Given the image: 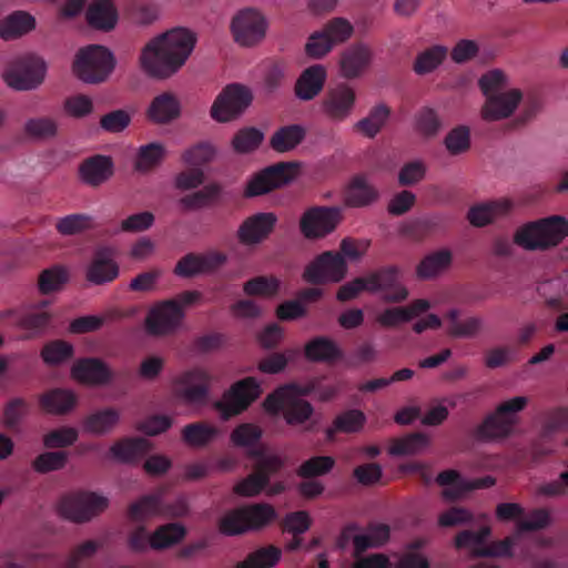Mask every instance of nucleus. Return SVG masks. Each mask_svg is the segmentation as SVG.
Returning <instances> with one entry per match:
<instances>
[{"mask_svg": "<svg viewBox=\"0 0 568 568\" xmlns=\"http://www.w3.org/2000/svg\"><path fill=\"white\" fill-rule=\"evenodd\" d=\"M93 227V217L84 213L69 214L55 223L59 234L64 236L80 234Z\"/></svg>", "mask_w": 568, "mask_h": 568, "instance_id": "5fc2aeb1", "label": "nucleus"}, {"mask_svg": "<svg viewBox=\"0 0 568 568\" xmlns=\"http://www.w3.org/2000/svg\"><path fill=\"white\" fill-rule=\"evenodd\" d=\"M373 60L372 49L365 43H355L347 47L341 54V75L347 80L361 77L371 65Z\"/></svg>", "mask_w": 568, "mask_h": 568, "instance_id": "393cba45", "label": "nucleus"}, {"mask_svg": "<svg viewBox=\"0 0 568 568\" xmlns=\"http://www.w3.org/2000/svg\"><path fill=\"white\" fill-rule=\"evenodd\" d=\"M453 254L448 248H442L426 255L417 265L416 274L422 280L437 276L450 266Z\"/></svg>", "mask_w": 568, "mask_h": 568, "instance_id": "e433bc0d", "label": "nucleus"}, {"mask_svg": "<svg viewBox=\"0 0 568 568\" xmlns=\"http://www.w3.org/2000/svg\"><path fill=\"white\" fill-rule=\"evenodd\" d=\"M390 536L389 526L386 524H369L366 534L353 537L354 557L363 555L369 548H378L386 544Z\"/></svg>", "mask_w": 568, "mask_h": 568, "instance_id": "2f4dec72", "label": "nucleus"}, {"mask_svg": "<svg viewBox=\"0 0 568 568\" xmlns=\"http://www.w3.org/2000/svg\"><path fill=\"white\" fill-rule=\"evenodd\" d=\"M478 85L486 97L481 109V116L486 121H498L510 116L523 99L518 89L500 92L507 85V78L499 69L484 73L478 80Z\"/></svg>", "mask_w": 568, "mask_h": 568, "instance_id": "f03ea898", "label": "nucleus"}, {"mask_svg": "<svg viewBox=\"0 0 568 568\" xmlns=\"http://www.w3.org/2000/svg\"><path fill=\"white\" fill-rule=\"evenodd\" d=\"M71 375L81 383L95 385L105 384L112 377L109 367L101 359L92 357L78 359Z\"/></svg>", "mask_w": 568, "mask_h": 568, "instance_id": "bb28decb", "label": "nucleus"}, {"mask_svg": "<svg viewBox=\"0 0 568 568\" xmlns=\"http://www.w3.org/2000/svg\"><path fill=\"white\" fill-rule=\"evenodd\" d=\"M429 444L428 437L423 433H412L397 438L390 445L388 452L393 456L413 455L420 452Z\"/></svg>", "mask_w": 568, "mask_h": 568, "instance_id": "864d4df0", "label": "nucleus"}, {"mask_svg": "<svg viewBox=\"0 0 568 568\" xmlns=\"http://www.w3.org/2000/svg\"><path fill=\"white\" fill-rule=\"evenodd\" d=\"M335 465L331 456H315L304 463L297 469V475L302 478H313L328 474Z\"/></svg>", "mask_w": 568, "mask_h": 568, "instance_id": "680f3d73", "label": "nucleus"}, {"mask_svg": "<svg viewBox=\"0 0 568 568\" xmlns=\"http://www.w3.org/2000/svg\"><path fill=\"white\" fill-rule=\"evenodd\" d=\"M221 192L220 185L212 183L205 185L202 190L193 192L183 196L180 200V204L186 210H197L201 209L207 203L217 197Z\"/></svg>", "mask_w": 568, "mask_h": 568, "instance_id": "e2e57ef3", "label": "nucleus"}, {"mask_svg": "<svg viewBox=\"0 0 568 568\" xmlns=\"http://www.w3.org/2000/svg\"><path fill=\"white\" fill-rule=\"evenodd\" d=\"M50 304L49 300L24 304L19 308L4 311L2 317H12L18 327L29 331L32 335H39L45 331L52 320V314L47 310Z\"/></svg>", "mask_w": 568, "mask_h": 568, "instance_id": "6ab92c4d", "label": "nucleus"}, {"mask_svg": "<svg viewBox=\"0 0 568 568\" xmlns=\"http://www.w3.org/2000/svg\"><path fill=\"white\" fill-rule=\"evenodd\" d=\"M490 534L491 530L488 526H483L476 531L466 529L456 535L454 544L457 549H469L474 557V551L477 548L485 547V542Z\"/></svg>", "mask_w": 568, "mask_h": 568, "instance_id": "bf43d9fd", "label": "nucleus"}, {"mask_svg": "<svg viewBox=\"0 0 568 568\" xmlns=\"http://www.w3.org/2000/svg\"><path fill=\"white\" fill-rule=\"evenodd\" d=\"M266 27L265 18L254 9L241 10L231 23L234 40L242 47H253L261 42Z\"/></svg>", "mask_w": 568, "mask_h": 568, "instance_id": "f3484780", "label": "nucleus"}, {"mask_svg": "<svg viewBox=\"0 0 568 568\" xmlns=\"http://www.w3.org/2000/svg\"><path fill=\"white\" fill-rule=\"evenodd\" d=\"M45 64L34 55H24L13 60L4 71L6 83L16 90H32L42 83Z\"/></svg>", "mask_w": 568, "mask_h": 568, "instance_id": "f8f14e48", "label": "nucleus"}, {"mask_svg": "<svg viewBox=\"0 0 568 568\" xmlns=\"http://www.w3.org/2000/svg\"><path fill=\"white\" fill-rule=\"evenodd\" d=\"M214 154L215 151L209 143L201 142L185 150L182 154V161L187 166L201 168L210 163Z\"/></svg>", "mask_w": 568, "mask_h": 568, "instance_id": "338daca9", "label": "nucleus"}, {"mask_svg": "<svg viewBox=\"0 0 568 568\" xmlns=\"http://www.w3.org/2000/svg\"><path fill=\"white\" fill-rule=\"evenodd\" d=\"M40 406L51 414H64L71 410L77 397L73 392L62 388L51 389L40 397Z\"/></svg>", "mask_w": 568, "mask_h": 568, "instance_id": "ea45409f", "label": "nucleus"}, {"mask_svg": "<svg viewBox=\"0 0 568 568\" xmlns=\"http://www.w3.org/2000/svg\"><path fill=\"white\" fill-rule=\"evenodd\" d=\"M186 507L184 503L179 501L173 509L164 508L161 494L144 495L132 503L128 509V517L132 521H143L148 518L159 515H170L181 517L185 515Z\"/></svg>", "mask_w": 568, "mask_h": 568, "instance_id": "b1692460", "label": "nucleus"}, {"mask_svg": "<svg viewBox=\"0 0 568 568\" xmlns=\"http://www.w3.org/2000/svg\"><path fill=\"white\" fill-rule=\"evenodd\" d=\"M311 390L310 387L295 384L280 386L265 397L263 407L273 416L282 413L285 423L290 426L304 425L312 417L314 407L300 396L308 395Z\"/></svg>", "mask_w": 568, "mask_h": 568, "instance_id": "7ed1b4c3", "label": "nucleus"}, {"mask_svg": "<svg viewBox=\"0 0 568 568\" xmlns=\"http://www.w3.org/2000/svg\"><path fill=\"white\" fill-rule=\"evenodd\" d=\"M298 165L294 162H278L258 171L247 181L244 197L267 194L288 184L297 175Z\"/></svg>", "mask_w": 568, "mask_h": 568, "instance_id": "6e6552de", "label": "nucleus"}, {"mask_svg": "<svg viewBox=\"0 0 568 568\" xmlns=\"http://www.w3.org/2000/svg\"><path fill=\"white\" fill-rule=\"evenodd\" d=\"M151 449L148 439L124 438L111 447L112 455L120 462L133 463L144 457Z\"/></svg>", "mask_w": 568, "mask_h": 568, "instance_id": "f704fd0d", "label": "nucleus"}, {"mask_svg": "<svg viewBox=\"0 0 568 568\" xmlns=\"http://www.w3.org/2000/svg\"><path fill=\"white\" fill-rule=\"evenodd\" d=\"M36 28V19L26 11H16L0 22V37L4 40L18 38Z\"/></svg>", "mask_w": 568, "mask_h": 568, "instance_id": "4c0bfd02", "label": "nucleus"}, {"mask_svg": "<svg viewBox=\"0 0 568 568\" xmlns=\"http://www.w3.org/2000/svg\"><path fill=\"white\" fill-rule=\"evenodd\" d=\"M333 45L347 41L354 31L352 23L344 18L331 19L322 29Z\"/></svg>", "mask_w": 568, "mask_h": 568, "instance_id": "774afa93", "label": "nucleus"}, {"mask_svg": "<svg viewBox=\"0 0 568 568\" xmlns=\"http://www.w3.org/2000/svg\"><path fill=\"white\" fill-rule=\"evenodd\" d=\"M366 277L367 292L379 293L386 302L397 303L407 298L408 291L402 284L396 266L381 267Z\"/></svg>", "mask_w": 568, "mask_h": 568, "instance_id": "a211bd4d", "label": "nucleus"}, {"mask_svg": "<svg viewBox=\"0 0 568 568\" xmlns=\"http://www.w3.org/2000/svg\"><path fill=\"white\" fill-rule=\"evenodd\" d=\"M115 250L111 246H98L87 266L85 277L95 285L113 282L119 276Z\"/></svg>", "mask_w": 568, "mask_h": 568, "instance_id": "aec40b11", "label": "nucleus"}, {"mask_svg": "<svg viewBox=\"0 0 568 568\" xmlns=\"http://www.w3.org/2000/svg\"><path fill=\"white\" fill-rule=\"evenodd\" d=\"M194 45L195 37L189 30L175 28L166 31L143 48L141 68L153 78L166 79L184 65Z\"/></svg>", "mask_w": 568, "mask_h": 568, "instance_id": "f257e3e1", "label": "nucleus"}, {"mask_svg": "<svg viewBox=\"0 0 568 568\" xmlns=\"http://www.w3.org/2000/svg\"><path fill=\"white\" fill-rule=\"evenodd\" d=\"M261 385L255 377H245L234 383L231 388L223 394L222 399L214 404L221 418L230 419L247 409V407L261 395Z\"/></svg>", "mask_w": 568, "mask_h": 568, "instance_id": "1a4fd4ad", "label": "nucleus"}, {"mask_svg": "<svg viewBox=\"0 0 568 568\" xmlns=\"http://www.w3.org/2000/svg\"><path fill=\"white\" fill-rule=\"evenodd\" d=\"M217 435L219 429L215 426L203 422L189 424L182 429L183 440L192 447H204L214 440Z\"/></svg>", "mask_w": 568, "mask_h": 568, "instance_id": "3c124183", "label": "nucleus"}, {"mask_svg": "<svg viewBox=\"0 0 568 568\" xmlns=\"http://www.w3.org/2000/svg\"><path fill=\"white\" fill-rule=\"evenodd\" d=\"M165 154L164 145L159 142L141 145L138 150L134 168L142 173L150 172L162 163Z\"/></svg>", "mask_w": 568, "mask_h": 568, "instance_id": "49530a36", "label": "nucleus"}, {"mask_svg": "<svg viewBox=\"0 0 568 568\" xmlns=\"http://www.w3.org/2000/svg\"><path fill=\"white\" fill-rule=\"evenodd\" d=\"M79 174L84 183L99 186L113 174L112 159L101 154L90 156L80 164Z\"/></svg>", "mask_w": 568, "mask_h": 568, "instance_id": "cd10ccee", "label": "nucleus"}, {"mask_svg": "<svg viewBox=\"0 0 568 568\" xmlns=\"http://www.w3.org/2000/svg\"><path fill=\"white\" fill-rule=\"evenodd\" d=\"M179 103L170 93H162L154 98L150 108L149 116L158 123H166L179 115Z\"/></svg>", "mask_w": 568, "mask_h": 568, "instance_id": "de8ad7c7", "label": "nucleus"}, {"mask_svg": "<svg viewBox=\"0 0 568 568\" xmlns=\"http://www.w3.org/2000/svg\"><path fill=\"white\" fill-rule=\"evenodd\" d=\"M250 456L256 458L254 471L234 487V491L244 497L258 495L268 485L271 476L284 466L278 455H266L261 449H252Z\"/></svg>", "mask_w": 568, "mask_h": 568, "instance_id": "0eeeda50", "label": "nucleus"}, {"mask_svg": "<svg viewBox=\"0 0 568 568\" xmlns=\"http://www.w3.org/2000/svg\"><path fill=\"white\" fill-rule=\"evenodd\" d=\"M337 206H312L301 216L300 231L307 240H318L335 231L342 221Z\"/></svg>", "mask_w": 568, "mask_h": 568, "instance_id": "4468645a", "label": "nucleus"}, {"mask_svg": "<svg viewBox=\"0 0 568 568\" xmlns=\"http://www.w3.org/2000/svg\"><path fill=\"white\" fill-rule=\"evenodd\" d=\"M513 209V203L506 199L494 200L471 206L467 219L477 227H483L496 219L506 216Z\"/></svg>", "mask_w": 568, "mask_h": 568, "instance_id": "c85d7f7f", "label": "nucleus"}, {"mask_svg": "<svg viewBox=\"0 0 568 568\" xmlns=\"http://www.w3.org/2000/svg\"><path fill=\"white\" fill-rule=\"evenodd\" d=\"M377 197L378 191L362 175L353 178L345 195L346 203L354 207L369 205L376 201Z\"/></svg>", "mask_w": 568, "mask_h": 568, "instance_id": "c9c22d12", "label": "nucleus"}, {"mask_svg": "<svg viewBox=\"0 0 568 568\" xmlns=\"http://www.w3.org/2000/svg\"><path fill=\"white\" fill-rule=\"evenodd\" d=\"M304 356L312 363H336L344 357L339 345L327 336H315L304 346Z\"/></svg>", "mask_w": 568, "mask_h": 568, "instance_id": "a878e982", "label": "nucleus"}, {"mask_svg": "<svg viewBox=\"0 0 568 568\" xmlns=\"http://www.w3.org/2000/svg\"><path fill=\"white\" fill-rule=\"evenodd\" d=\"M226 258L224 253L216 251L204 254L189 253L179 260L174 267V274L190 278L200 274L213 273L226 262Z\"/></svg>", "mask_w": 568, "mask_h": 568, "instance_id": "412c9836", "label": "nucleus"}, {"mask_svg": "<svg viewBox=\"0 0 568 568\" xmlns=\"http://www.w3.org/2000/svg\"><path fill=\"white\" fill-rule=\"evenodd\" d=\"M282 551L275 546H266L250 552L234 568H272L281 559Z\"/></svg>", "mask_w": 568, "mask_h": 568, "instance_id": "09e8293b", "label": "nucleus"}, {"mask_svg": "<svg viewBox=\"0 0 568 568\" xmlns=\"http://www.w3.org/2000/svg\"><path fill=\"white\" fill-rule=\"evenodd\" d=\"M366 422L365 414L359 409H348L338 414L333 425L325 430L326 439L333 442L337 433L352 434L359 432Z\"/></svg>", "mask_w": 568, "mask_h": 568, "instance_id": "72a5a7b5", "label": "nucleus"}, {"mask_svg": "<svg viewBox=\"0 0 568 568\" xmlns=\"http://www.w3.org/2000/svg\"><path fill=\"white\" fill-rule=\"evenodd\" d=\"M186 535V529L179 523H170L158 527L150 535V548L163 550L180 542Z\"/></svg>", "mask_w": 568, "mask_h": 568, "instance_id": "79ce46f5", "label": "nucleus"}, {"mask_svg": "<svg viewBox=\"0 0 568 568\" xmlns=\"http://www.w3.org/2000/svg\"><path fill=\"white\" fill-rule=\"evenodd\" d=\"M390 110L386 104H378L371 109L367 116L357 121L354 129L367 138H375L387 122Z\"/></svg>", "mask_w": 568, "mask_h": 568, "instance_id": "37998d69", "label": "nucleus"}, {"mask_svg": "<svg viewBox=\"0 0 568 568\" xmlns=\"http://www.w3.org/2000/svg\"><path fill=\"white\" fill-rule=\"evenodd\" d=\"M59 123L52 116H34L26 121L23 132L34 141H49L58 135Z\"/></svg>", "mask_w": 568, "mask_h": 568, "instance_id": "a19ab883", "label": "nucleus"}, {"mask_svg": "<svg viewBox=\"0 0 568 568\" xmlns=\"http://www.w3.org/2000/svg\"><path fill=\"white\" fill-rule=\"evenodd\" d=\"M85 16L92 28L103 31L113 29L118 21V12L111 0H94Z\"/></svg>", "mask_w": 568, "mask_h": 568, "instance_id": "7c9ffc66", "label": "nucleus"}, {"mask_svg": "<svg viewBox=\"0 0 568 568\" xmlns=\"http://www.w3.org/2000/svg\"><path fill=\"white\" fill-rule=\"evenodd\" d=\"M356 101V90L346 82H339L326 90L320 109L327 120L341 123L352 115Z\"/></svg>", "mask_w": 568, "mask_h": 568, "instance_id": "ddd939ff", "label": "nucleus"}, {"mask_svg": "<svg viewBox=\"0 0 568 568\" xmlns=\"http://www.w3.org/2000/svg\"><path fill=\"white\" fill-rule=\"evenodd\" d=\"M73 353V346L69 342L55 339L42 347L41 358L48 365H59L72 358Z\"/></svg>", "mask_w": 568, "mask_h": 568, "instance_id": "6e6d98bb", "label": "nucleus"}, {"mask_svg": "<svg viewBox=\"0 0 568 568\" xmlns=\"http://www.w3.org/2000/svg\"><path fill=\"white\" fill-rule=\"evenodd\" d=\"M442 122L436 111L432 108H423L415 115V128L424 136L429 138L438 133Z\"/></svg>", "mask_w": 568, "mask_h": 568, "instance_id": "69168bd1", "label": "nucleus"}, {"mask_svg": "<svg viewBox=\"0 0 568 568\" xmlns=\"http://www.w3.org/2000/svg\"><path fill=\"white\" fill-rule=\"evenodd\" d=\"M108 498L95 493L78 491L63 496L58 506L59 514L74 523L89 521L108 507Z\"/></svg>", "mask_w": 568, "mask_h": 568, "instance_id": "9d476101", "label": "nucleus"}, {"mask_svg": "<svg viewBox=\"0 0 568 568\" xmlns=\"http://www.w3.org/2000/svg\"><path fill=\"white\" fill-rule=\"evenodd\" d=\"M528 404L526 396H516L500 403L493 413L474 429L473 437L479 442H493L507 438L517 424V415Z\"/></svg>", "mask_w": 568, "mask_h": 568, "instance_id": "39448f33", "label": "nucleus"}, {"mask_svg": "<svg viewBox=\"0 0 568 568\" xmlns=\"http://www.w3.org/2000/svg\"><path fill=\"white\" fill-rule=\"evenodd\" d=\"M212 376L202 368L185 372L178 379V394L189 404L205 403Z\"/></svg>", "mask_w": 568, "mask_h": 568, "instance_id": "4be33fe9", "label": "nucleus"}, {"mask_svg": "<svg viewBox=\"0 0 568 568\" xmlns=\"http://www.w3.org/2000/svg\"><path fill=\"white\" fill-rule=\"evenodd\" d=\"M347 265L339 253L324 252L318 255L304 271L303 277L313 285L326 282H339L344 278Z\"/></svg>", "mask_w": 568, "mask_h": 568, "instance_id": "dca6fc26", "label": "nucleus"}, {"mask_svg": "<svg viewBox=\"0 0 568 568\" xmlns=\"http://www.w3.org/2000/svg\"><path fill=\"white\" fill-rule=\"evenodd\" d=\"M252 102V93L244 85L233 83L226 85L216 97L211 108V116L217 122L236 119Z\"/></svg>", "mask_w": 568, "mask_h": 568, "instance_id": "2eb2a0df", "label": "nucleus"}, {"mask_svg": "<svg viewBox=\"0 0 568 568\" xmlns=\"http://www.w3.org/2000/svg\"><path fill=\"white\" fill-rule=\"evenodd\" d=\"M305 135L306 131L302 125H285L273 133L270 145L276 152L284 153L297 146L304 140Z\"/></svg>", "mask_w": 568, "mask_h": 568, "instance_id": "58836bf2", "label": "nucleus"}, {"mask_svg": "<svg viewBox=\"0 0 568 568\" xmlns=\"http://www.w3.org/2000/svg\"><path fill=\"white\" fill-rule=\"evenodd\" d=\"M436 481L440 486H446L443 490V497L447 500H456L466 494V481L457 470L448 469L438 474Z\"/></svg>", "mask_w": 568, "mask_h": 568, "instance_id": "603ef678", "label": "nucleus"}, {"mask_svg": "<svg viewBox=\"0 0 568 568\" xmlns=\"http://www.w3.org/2000/svg\"><path fill=\"white\" fill-rule=\"evenodd\" d=\"M242 511L246 524V532L264 528L276 518L274 507L264 503L243 506Z\"/></svg>", "mask_w": 568, "mask_h": 568, "instance_id": "a18cd8bd", "label": "nucleus"}, {"mask_svg": "<svg viewBox=\"0 0 568 568\" xmlns=\"http://www.w3.org/2000/svg\"><path fill=\"white\" fill-rule=\"evenodd\" d=\"M263 133L255 128L240 130L232 140L234 150L239 153H248L260 146L263 141Z\"/></svg>", "mask_w": 568, "mask_h": 568, "instance_id": "0e129e2a", "label": "nucleus"}, {"mask_svg": "<svg viewBox=\"0 0 568 568\" xmlns=\"http://www.w3.org/2000/svg\"><path fill=\"white\" fill-rule=\"evenodd\" d=\"M120 420V414L114 408H105L90 414L83 420V429L88 433L102 435L111 432Z\"/></svg>", "mask_w": 568, "mask_h": 568, "instance_id": "c03bdc74", "label": "nucleus"}, {"mask_svg": "<svg viewBox=\"0 0 568 568\" xmlns=\"http://www.w3.org/2000/svg\"><path fill=\"white\" fill-rule=\"evenodd\" d=\"M69 453L63 450L45 452L32 462V468L40 474L63 469L68 463Z\"/></svg>", "mask_w": 568, "mask_h": 568, "instance_id": "13d9d810", "label": "nucleus"}, {"mask_svg": "<svg viewBox=\"0 0 568 568\" xmlns=\"http://www.w3.org/2000/svg\"><path fill=\"white\" fill-rule=\"evenodd\" d=\"M68 282V273L61 266H53L43 270L38 280V287L41 294H50L60 291Z\"/></svg>", "mask_w": 568, "mask_h": 568, "instance_id": "4d7b16f0", "label": "nucleus"}, {"mask_svg": "<svg viewBox=\"0 0 568 568\" xmlns=\"http://www.w3.org/2000/svg\"><path fill=\"white\" fill-rule=\"evenodd\" d=\"M263 435L260 426L252 423H243L236 426L231 433V442L237 447H254Z\"/></svg>", "mask_w": 568, "mask_h": 568, "instance_id": "052dcab7", "label": "nucleus"}, {"mask_svg": "<svg viewBox=\"0 0 568 568\" xmlns=\"http://www.w3.org/2000/svg\"><path fill=\"white\" fill-rule=\"evenodd\" d=\"M460 311L452 308L445 314L447 321V334L454 338L474 337L483 327L484 322L480 317L471 316L459 321Z\"/></svg>", "mask_w": 568, "mask_h": 568, "instance_id": "473e14b6", "label": "nucleus"}, {"mask_svg": "<svg viewBox=\"0 0 568 568\" xmlns=\"http://www.w3.org/2000/svg\"><path fill=\"white\" fill-rule=\"evenodd\" d=\"M113 69V54L99 44H91L81 49L73 63V71L77 77L88 83L104 81Z\"/></svg>", "mask_w": 568, "mask_h": 568, "instance_id": "423d86ee", "label": "nucleus"}, {"mask_svg": "<svg viewBox=\"0 0 568 568\" xmlns=\"http://www.w3.org/2000/svg\"><path fill=\"white\" fill-rule=\"evenodd\" d=\"M277 216L272 212H260L246 217L237 230V239L244 245H256L274 231Z\"/></svg>", "mask_w": 568, "mask_h": 568, "instance_id": "5701e85b", "label": "nucleus"}, {"mask_svg": "<svg viewBox=\"0 0 568 568\" xmlns=\"http://www.w3.org/2000/svg\"><path fill=\"white\" fill-rule=\"evenodd\" d=\"M568 235V221L558 215L520 226L514 242L527 251H544L557 246Z\"/></svg>", "mask_w": 568, "mask_h": 568, "instance_id": "20e7f679", "label": "nucleus"}, {"mask_svg": "<svg viewBox=\"0 0 568 568\" xmlns=\"http://www.w3.org/2000/svg\"><path fill=\"white\" fill-rule=\"evenodd\" d=\"M447 48L433 45L419 52L414 61L413 70L418 75H424L436 70L447 57Z\"/></svg>", "mask_w": 568, "mask_h": 568, "instance_id": "8fccbe9b", "label": "nucleus"}, {"mask_svg": "<svg viewBox=\"0 0 568 568\" xmlns=\"http://www.w3.org/2000/svg\"><path fill=\"white\" fill-rule=\"evenodd\" d=\"M326 80V69L322 64L306 68L295 84V94L303 101L313 100L323 90Z\"/></svg>", "mask_w": 568, "mask_h": 568, "instance_id": "c756f323", "label": "nucleus"}, {"mask_svg": "<svg viewBox=\"0 0 568 568\" xmlns=\"http://www.w3.org/2000/svg\"><path fill=\"white\" fill-rule=\"evenodd\" d=\"M185 317L184 310L174 300L156 302L149 310L144 326L152 336H168L174 334Z\"/></svg>", "mask_w": 568, "mask_h": 568, "instance_id": "9b49d317", "label": "nucleus"}]
</instances>
